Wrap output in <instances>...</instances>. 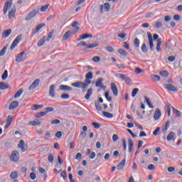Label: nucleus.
<instances>
[{"mask_svg": "<svg viewBox=\"0 0 182 182\" xmlns=\"http://www.w3.org/2000/svg\"><path fill=\"white\" fill-rule=\"evenodd\" d=\"M47 113H46V111L45 112H38L36 114V117H43L45 116H46Z\"/></svg>", "mask_w": 182, "mask_h": 182, "instance_id": "obj_37", "label": "nucleus"}, {"mask_svg": "<svg viewBox=\"0 0 182 182\" xmlns=\"http://www.w3.org/2000/svg\"><path fill=\"white\" fill-rule=\"evenodd\" d=\"M102 114H103V116H105V117H107L108 119L113 118V114H112V113L103 111Z\"/></svg>", "mask_w": 182, "mask_h": 182, "instance_id": "obj_35", "label": "nucleus"}, {"mask_svg": "<svg viewBox=\"0 0 182 182\" xmlns=\"http://www.w3.org/2000/svg\"><path fill=\"white\" fill-rule=\"evenodd\" d=\"M89 38V34L87 33H84L82 36H80V38L78 39V41H82L83 39H87Z\"/></svg>", "mask_w": 182, "mask_h": 182, "instance_id": "obj_48", "label": "nucleus"}, {"mask_svg": "<svg viewBox=\"0 0 182 182\" xmlns=\"http://www.w3.org/2000/svg\"><path fill=\"white\" fill-rule=\"evenodd\" d=\"M30 178H31V180H36V173H33V172H31L30 173Z\"/></svg>", "mask_w": 182, "mask_h": 182, "instance_id": "obj_56", "label": "nucleus"}, {"mask_svg": "<svg viewBox=\"0 0 182 182\" xmlns=\"http://www.w3.org/2000/svg\"><path fill=\"white\" fill-rule=\"evenodd\" d=\"M134 147V141L132 139H128V151L132 153L133 148Z\"/></svg>", "mask_w": 182, "mask_h": 182, "instance_id": "obj_16", "label": "nucleus"}, {"mask_svg": "<svg viewBox=\"0 0 182 182\" xmlns=\"http://www.w3.org/2000/svg\"><path fill=\"white\" fill-rule=\"evenodd\" d=\"M77 25H78L77 21H75L72 24V26L73 27V33H77V32H79V26H77Z\"/></svg>", "mask_w": 182, "mask_h": 182, "instance_id": "obj_23", "label": "nucleus"}, {"mask_svg": "<svg viewBox=\"0 0 182 182\" xmlns=\"http://www.w3.org/2000/svg\"><path fill=\"white\" fill-rule=\"evenodd\" d=\"M144 99H145V102L148 105L149 107H150V109H154V106H153V104H151L150 99H149V97H144Z\"/></svg>", "mask_w": 182, "mask_h": 182, "instance_id": "obj_30", "label": "nucleus"}, {"mask_svg": "<svg viewBox=\"0 0 182 182\" xmlns=\"http://www.w3.org/2000/svg\"><path fill=\"white\" fill-rule=\"evenodd\" d=\"M33 110H38V109H42V107H43V105H34L33 106Z\"/></svg>", "mask_w": 182, "mask_h": 182, "instance_id": "obj_45", "label": "nucleus"}, {"mask_svg": "<svg viewBox=\"0 0 182 182\" xmlns=\"http://www.w3.org/2000/svg\"><path fill=\"white\" fill-rule=\"evenodd\" d=\"M59 89L60 90H63L64 92H72V90H73V89L70 86L65 85H60Z\"/></svg>", "mask_w": 182, "mask_h": 182, "instance_id": "obj_15", "label": "nucleus"}, {"mask_svg": "<svg viewBox=\"0 0 182 182\" xmlns=\"http://www.w3.org/2000/svg\"><path fill=\"white\" fill-rule=\"evenodd\" d=\"M92 126L95 127V129H100V127H102L100 124L96 122H92Z\"/></svg>", "mask_w": 182, "mask_h": 182, "instance_id": "obj_53", "label": "nucleus"}, {"mask_svg": "<svg viewBox=\"0 0 182 182\" xmlns=\"http://www.w3.org/2000/svg\"><path fill=\"white\" fill-rule=\"evenodd\" d=\"M92 79H93V73L92 72H88L86 75H85V83L87 85H90L92 83Z\"/></svg>", "mask_w": 182, "mask_h": 182, "instance_id": "obj_6", "label": "nucleus"}, {"mask_svg": "<svg viewBox=\"0 0 182 182\" xmlns=\"http://www.w3.org/2000/svg\"><path fill=\"white\" fill-rule=\"evenodd\" d=\"M11 33H12V30L8 29L3 32L2 36L3 38H8Z\"/></svg>", "mask_w": 182, "mask_h": 182, "instance_id": "obj_27", "label": "nucleus"}, {"mask_svg": "<svg viewBox=\"0 0 182 182\" xmlns=\"http://www.w3.org/2000/svg\"><path fill=\"white\" fill-rule=\"evenodd\" d=\"M111 90L114 96H117L119 95V90H117V86L114 82L111 83Z\"/></svg>", "mask_w": 182, "mask_h": 182, "instance_id": "obj_12", "label": "nucleus"}, {"mask_svg": "<svg viewBox=\"0 0 182 182\" xmlns=\"http://www.w3.org/2000/svg\"><path fill=\"white\" fill-rule=\"evenodd\" d=\"M134 45H135L136 48L140 47V40L139 38H135L134 41Z\"/></svg>", "mask_w": 182, "mask_h": 182, "instance_id": "obj_43", "label": "nucleus"}, {"mask_svg": "<svg viewBox=\"0 0 182 182\" xmlns=\"http://www.w3.org/2000/svg\"><path fill=\"white\" fill-rule=\"evenodd\" d=\"M141 50L144 52V53H146L147 52V46H146V43H143Z\"/></svg>", "mask_w": 182, "mask_h": 182, "instance_id": "obj_50", "label": "nucleus"}, {"mask_svg": "<svg viewBox=\"0 0 182 182\" xmlns=\"http://www.w3.org/2000/svg\"><path fill=\"white\" fill-rule=\"evenodd\" d=\"M105 96L108 102H112V97L109 96V92H106Z\"/></svg>", "mask_w": 182, "mask_h": 182, "instance_id": "obj_55", "label": "nucleus"}, {"mask_svg": "<svg viewBox=\"0 0 182 182\" xmlns=\"http://www.w3.org/2000/svg\"><path fill=\"white\" fill-rule=\"evenodd\" d=\"M148 41L149 44L150 50H154V43L153 42V35H151V33L148 32Z\"/></svg>", "mask_w": 182, "mask_h": 182, "instance_id": "obj_5", "label": "nucleus"}, {"mask_svg": "<svg viewBox=\"0 0 182 182\" xmlns=\"http://www.w3.org/2000/svg\"><path fill=\"white\" fill-rule=\"evenodd\" d=\"M69 97H70V96L68 94H63L61 95V99H69Z\"/></svg>", "mask_w": 182, "mask_h": 182, "instance_id": "obj_60", "label": "nucleus"}, {"mask_svg": "<svg viewBox=\"0 0 182 182\" xmlns=\"http://www.w3.org/2000/svg\"><path fill=\"white\" fill-rule=\"evenodd\" d=\"M116 76L118 77V79H122V80H125V82L130 80V78L127 77L124 74H117Z\"/></svg>", "mask_w": 182, "mask_h": 182, "instance_id": "obj_24", "label": "nucleus"}, {"mask_svg": "<svg viewBox=\"0 0 182 182\" xmlns=\"http://www.w3.org/2000/svg\"><path fill=\"white\" fill-rule=\"evenodd\" d=\"M176 134L173 132H170L166 137L168 141H171V140H176Z\"/></svg>", "mask_w": 182, "mask_h": 182, "instance_id": "obj_19", "label": "nucleus"}, {"mask_svg": "<svg viewBox=\"0 0 182 182\" xmlns=\"http://www.w3.org/2000/svg\"><path fill=\"white\" fill-rule=\"evenodd\" d=\"M171 122L170 121H167L165 124V129H164V132H167L168 130V128L170 127Z\"/></svg>", "mask_w": 182, "mask_h": 182, "instance_id": "obj_47", "label": "nucleus"}, {"mask_svg": "<svg viewBox=\"0 0 182 182\" xmlns=\"http://www.w3.org/2000/svg\"><path fill=\"white\" fill-rule=\"evenodd\" d=\"M1 79L3 80H6V79H8V71L6 70H4V73L2 74Z\"/></svg>", "mask_w": 182, "mask_h": 182, "instance_id": "obj_39", "label": "nucleus"}, {"mask_svg": "<svg viewBox=\"0 0 182 182\" xmlns=\"http://www.w3.org/2000/svg\"><path fill=\"white\" fill-rule=\"evenodd\" d=\"M55 89H56V85H53L50 87L49 95L50 96V97H55Z\"/></svg>", "mask_w": 182, "mask_h": 182, "instance_id": "obj_18", "label": "nucleus"}, {"mask_svg": "<svg viewBox=\"0 0 182 182\" xmlns=\"http://www.w3.org/2000/svg\"><path fill=\"white\" fill-rule=\"evenodd\" d=\"M92 93H93V89L92 88L88 89L87 91V94L85 96V99L86 100H89V99H90V97L92 96Z\"/></svg>", "mask_w": 182, "mask_h": 182, "instance_id": "obj_25", "label": "nucleus"}, {"mask_svg": "<svg viewBox=\"0 0 182 182\" xmlns=\"http://www.w3.org/2000/svg\"><path fill=\"white\" fill-rule=\"evenodd\" d=\"M92 60L95 63L100 62V58H99L98 56H94L92 58Z\"/></svg>", "mask_w": 182, "mask_h": 182, "instance_id": "obj_61", "label": "nucleus"}, {"mask_svg": "<svg viewBox=\"0 0 182 182\" xmlns=\"http://www.w3.org/2000/svg\"><path fill=\"white\" fill-rule=\"evenodd\" d=\"M53 160H54L53 154H50L48 155V161H49V163H53Z\"/></svg>", "mask_w": 182, "mask_h": 182, "instance_id": "obj_49", "label": "nucleus"}, {"mask_svg": "<svg viewBox=\"0 0 182 182\" xmlns=\"http://www.w3.org/2000/svg\"><path fill=\"white\" fill-rule=\"evenodd\" d=\"M39 80H35L33 83L31 85V86L28 88V90H33L35 89H36V87H38V86H39Z\"/></svg>", "mask_w": 182, "mask_h": 182, "instance_id": "obj_14", "label": "nucleus"}, {"mask_svg": "<svg viewBox=\"0 0 182 182\" xmlns=\"http://www.w3.org/2000/svg\"><path fill=\"white\" fill-rule=\"evenodd\" d=\"M18 148L21 149V151L25 152L26 151V149H28V146H26V144H25V141L21 140L18 144Z\"/></svg>", "mask_w": 182, "mask_h": 182, "instance_id": "obj_11", "label": "nucleus"}, {"mask_svg": "<svg viewBox=\"0 0 182 182\" xmlns=\"http://www.w3.org/2000/svg\"><path fill=\"white\" fill-rule=\"evenodd\" d=\"M96 87H101V89H106V86L103 85V78L100 77L95 83Z\"/></svg>", "mask_w": 182, "mask_h": 182, "instance_id": "obj_10", "label": "nucleus"}, {"mask_svg": "<svg viewBox=\"0 0 182 182\" xmlns=\"http://www.w3.org/2000/svg\"><path fill=\"white\" fill-rule=\"evenodd\" d=\"M71 86L73 87H77L78 89H82V92H86V89L89 87L88 84L80 81L71 83Z\"/></svg>", "mask_w": 182, "mask_h": 182, "instance_id": "obj_2", "label": "nucleus"}, {"mask_svg": "<svg viewBox=\"0 0 182 182\" xmlns=\"http://www.w3.org/2000/svg\"><path fill=\"white\" fill-rule=\"evenodd\" d=\"M41 120H39V119H35V120H33V121H30L29 122H28V124L30 125V126H41Z\"/></svg>", "mask_w": 182, "mask_h": 182, "instance_id": "obj_21", "label": "nucleus"}, {"mask_svg": "<svg viewBox=\"0 0 182 182\" xmlns=\"http://www.w3.org/2000/svg\"><path fill=\"white\" fill-rule=\"evenodd\" d=\"M139 92V88H135L132 90V97H136V95H137V92Z\"/></svg>", "mask_w": 182, "mask_h": 182, "instance_id": "obj_52", "label": "nucleus"}, {"mask_svg": "<svg viewBox=\"0 0 182 182\" xmlns=\"http://www.w3.org/2000/svg\"><path fill=\"white\" fill-rule=\"evenodd\" d=\"M118 52L120 55H122V56H127V53L126 52V50L122 49V48H119L118 50Z\"/></svg>", "mask_w": 182, "mask_h": 182, "instance_id": "obj_41", "label": "nucleus"}, {"mask_svg": "<svg viewBox=\"0 0 182 182\" xmlns=\"http://www.w3.org/2000/svg\"><path fill=\"white\" fill-rule=\"evenodd\" d=\"M172 109H173V113L176 114V117H180V116H181V112L174 108V107H172Z\"/></svg>", "mask_w": 182, "mask_h": 182, "instance_id": "obj_32", "label": "nucleus"}, {"mask_svg": "<svg viewBox=\"0 0 182 182\" xmlns=\"http://www.w3.org/2000/svg\"><path fill=\"white\" fill-rule=\"evenodd\" d=\"M26 59V56H25V52L20 53L16 58V62L18 63L22 62V60H25Z\"/></svg>", "mask_w": 182, "mask_h": 182, "instance_id": "obj_9", "label": "nucleus"}, {"mask_svg": "<svg viewBox=\"0 0 182 182\" xmlns=\"http://www.w3.org/2000/svg\"><path fill=\"white\" fill-rule=\"evenodd\" d=\"M97 46H99V44L97 43L85 46V47L87 48L88 49H93V48H97Z\"/></svg>", "mask_w": 182, "mask_h": 182, "instance_id": "obj_40", "label": "nucleus"}, {"mask_svg": "<svg viewBox=\"0 0 182 182\" xmlns=\"http://www.w3.org/2000/svg\"><path fill=\"white\" fill-rule=\"evenodd\" d=\"M122 146L124 151H126L127 150V141L124 138L122 139Z\"/></svg>", "mask_w": 182, "mask_h": 182, "instance_id": "obj_38", "label": "nucleus"}, {"mask_svg": "<svg viewBox=\"0 0 182 182\" xmlns=\"http://www.w3.org/2000/svg\"><path fill=\"white\" fill-rule=\"evenodd\" d=\"M160 117H161V111L160 110V109L157 108L155 111L154 119V120H159Z\"/></svg>", "mask_w": 182, "mask_h": 182, "instance_id": "obj_17", "label": "nucleus"}, {"mask_svg": "<svg viewBox=\"0 0 182 182\" xmlns=\"http://www.w3.org/2000/svg\"><path fill=\"white\" fill-rule=\"evenodd\" d=\"M22 39V34L18 35L13 41V43H11V46L10 47L11 50H14V49H15V48H16L18 43H19L21 42Z\"/></svg>", "mask_w": 182, "mask_h": 182, "instance_id": "obj_4", "label": "nucleus"}, {"mask_svg": "<svg viewBox=\"0 0 182 182\" xmlns=\"http://www.w3.org/2000/svg\"><path fill=\"white\" fill-rule=\"evenodd\" d=\"M161 43H163V41L161 38H159L157 40V44H156V50L157 52H160L161 50Z\"/></svg>", "mask_w": 182, "mask_h": 182, "instance_id": "obj_26", "label": "nucleus"}, {"mask_svg": "<svg viewBox=\"0 0 182 182\" xmlns=\"http://www.w3.org/2000/svg\"><path fill=\"white\" fill-rule=\"evenodd\" d=\"M144 99H145V102L148 105L149 107H150V109H154V106H153V104H151L150 99H149V97H144Z\"/></svg>", "mask_w": 182, "mask_h": 182, "instance_id": "obj_29", "label": "nucleus"}, {"mask_svg": "<svg viewBox=\"0 0 182 182\" xmlns=\"http://www.w3.org/2000/svg\"><path fill=\"white\" fill-rule=\"evenodd\" d=\"M161 76H164L165 77H167L168 76V73L166 70H164L160 72Z\"/></svg>", "mask_w": 182, "mask_h": 182, "instance_id": "obj_54", "label": "nucleus"}, {"mask_svg": "<svg viewBox=\"0 0 182 182\" xmlns=\"http://www.w3.org/2000/svg\"><path fill=\"white\" fill-rule=\"evenodd\" d=\"M9 12V18H14L15 15V12H16V9H15V6H12V1L9 0L5 3L4 8V15H6Z\"/></svg>", "mask_w": 182, "mask_h": 182, "instance_id": "obj_1", "label": "nucleus"}, {"mask_svg": "<svg viewBox=\"0 0 182 182\" xmlns=\"http://www.w3.org/2000/svg\"><path fill=\"white\" fill-rule=\"evenodd\" d=\"M22 93H23V89H20L18 90L16 94L14 95V98L15 99H18V97H21V95H22Z\"/></svg>", "mask_w": 182, "mask_h": 182, "instance_id": "obj_33", "label": "nucleus"}, {"mask_svg": "<svg viewBox=\"0 0 182 182\" xmlns=\"http://www.w3.org/2000/svg\"><path fill=\"white\" fill-rule=\"evenodd\" d=\"M148 168L151 171H153L156 168V166H154V164H149L148 165Z\"/></svg>", "mask_w": 182, "mask_h": 182, "instance_id": "obj_64", "label": "nucleus"}, {"mask_svg": "<svg viewBox=\"0 0 182 182\" xmlns=\"http://www.w3.org/2000/svg\"><path fill=\"white\" fill-rule=\"evenodd\" d=\"M127 132H128V133H129V134L132 136V137H137V135L134 134V133H133L132 129H127Z\"/></svg>", "mask_w": 182, "mask_h": 182, "instance_id": "obj_58", "label": "nucleus"}, {"mask_svg": "<svg viewBox=\"0 0 182 182\" xmlns=\"http://www.w3.org/2000/svg\"><path fill=\"white\" fill-rule=\"evenodd\" d=\"M151 77V79H153V80H156V82H159V80H160V77L159 75H152Z\"/></svg>", "mask_w": 182, "mask_h": 182, "instance_id": "obj_51", "label": "nucleus"}, {"mask_svg": "<svg viewBox=\"0 0 182 182\" xmlns=\"http://www.w3.org/2000/svg\"><path fill=\"white\" fill-rule=\"evenodd\" d=\"M54 109L53 107H46V113H50V112H53Z\"/></svg>", "mask_w": 182, "mask_h": 182, "instance_id": "obj_57", "label": "nucleus"}, {"mask_svg": "<svg viewBox=\"0 0 182 182\" xmlns=\"http://www.w3.org/2000/svg\"><path fill=\"white\" fill-rule=\"evenodd\" d=\"M45 23H41V24H39L37 27H36V28L34 30V31L33 32V35H36V33L39 31H41V28H43V26H45Z\"/></svg>", "mask_w": 182, "mask_h": 182, "instance_id": "obj_28", "label": "nucleus"}, {"mask_svg": "<svg viewBox=\"0 0 182 182\" xmlns=\"http://www.w3.org/2000/svg\"><path fill=\"white\" fill-rule=\"evenodd\" d=\"M51 124H60V120L55 119L51 122Z\"/></svg>", "mask_w": 182, "mask_h": 182, "instance_id": "obj_63", "label": "nucleus"}, {"mask_svg": "<svg viewBox=\"0 0 182 182\" xmlns=\"http://www.w3.org/2000/svg\"><path fill=\"white\" fill-rule=\"evenodd\" d=\"M18 106H19V102L17 101H14L9 105V110H14V109Z\"/></svg>", "mask_w": 182, "mask_h": 182, "instance_id": "obj_20", "label": "nucleus"}, {"mask_svg": "<svg viewBox=\"0 0 182 182\" xmlns=\"http://www.w3.org/2000/svg\"><path fill=\"white\" fill-rule=\"evenodd\" d=\"M125 164H126V159H123V160L117 166V170H123V168H124Z\"/></svg>", "mask_w": 182, "mask_h": 182, "instance_id": "obj_22", "label": "nucleus"}, {"mask_svg": "<svg viewBox=\"0 0 182 182\" xmlns=\"http://www.w3.org/2000/svg\"><path fill=\"white\" fill-rule=\"evenodd\" d=\"M53 37V33L50 32L48 33V38H47V42H49V41H50V39H52V38Z\"/></svg>", "mask_w": 182, "mask_h": 182, "instance_id": "obj_59", "label": "nucleus"}, {"mask_svg": "<svg viewBox=\"0 0 182 182\" xmlns=\"http://www.w3.org/2000/svg\"><path fill=\"white\" fill-rule=\"evenodd\" d=\"M70 35H72L70 31H67L63 37V41H68V39H69L70 37Z\"/></svg>", "mask_w": 182, "mask_h": 182, "instance_id": "obj_34", "label": "nucleus"}, {"mask_svg": "<svg viewBox=\"0 0 182 182\" xmlns=\"http://www.w3.org/2000/svg\"><path fill=\"white\" fill-rule=\"evenodd\" d=\"M135 73H137V75L140 73H143V70L139 68H135Z\"/></svg>", "mask_w": 182, "mask_h": 182, "instance_id": "obj_62", "label": "nucleus"}, {"mask_svg": "<svg viewBox=\"0 0 182 182\" xmlns=\"http://www.w3.org/2000/svg\"><path fill=\"white\" fill-rule=\"evenodd\" d=\"M10 177L11 178H16L18 177V172L16 171L11 172L10 174Z\"/></svg>", "mask_w": 182, "mask_h": 182, "instance_id": "obj_46", "label": "nucleus"}, {"mask_svg": "<svg viewBox=\"0 0 182 182\" xmlns=\"http://www.w3.org/2000/svg\"><path fill=\"white\" fill-rule=\"evenodd\" d=\"M48 8H49V4H46V5L43 6L41 8V12H46V11L48 10Z\"/></svg>", "mask_w": 182, "mask_h": 182, "instance_id": "obj_44", "label": "nucleus"}, {"mask_svg": "<svg viewBox=\"0 0 182 182\" xmlns=\"http://www.w3.org/2000/svg\"><path fill=\"white\" fill-rule=\"evenodd\" d=\"M12 120H14V117L12 115H9L7 117L6 123L4 126V129H8L11 124H12Z\"/></svg>", "mask_w": 182, "mask_h": 182, "instance_id": "obj_13", "label": "nucleus"}, {"mask_svg": "<svg viewBox=\"0 0 182 182\" xmlns=\"http://www.w3.org/2000/svg\"><path fill=\"white\" fill-rule=\"evenodd\" d=\"M46 41V36L43 37V38H41L37 43L38 46H42L45 43Z\"/></svg>", "mask_w": 182, "mask_h": 182, "instance_id": "obj_36", "label": "nucleus"}, {"mask_svg": "<svg viewBox=\"0 0 182 182\" xmlns=\"http://www.w3.org/2000/svg\"><path fill=\"white\" fill-rule=\"evenodd\" d=\"M9 87V86L8 85H6L5 82H0V90H5L6 89H8Z\"/></svg>", "mask_w": 182, "mask_h": 182, "instance_id": "obj_31", "label": "nucleus"}, {"mask_svg": "<svg viewBox=\"0 0 182 182\" xmlns=\"http://www.w3.org/2000/svg\"><path fill=\"white\" fill-rule=\"evenodd\" d=\"M19 152L16 150L13 151L10 156V160H11V161H14V163H18V161H19Z\"/></svg>", "mask_w": 182, "mask_h": 182, "instance_id": "obj_3", "label": "nucleus"}, {"mask_svg": "<svg viewBox=\"0 0 182 182\" xmlns=\"http://www.w3.org/2000/svg\"><path fill=\"white\" fill-rule=\"evenodd\" d=\"M164 87V89H166V90H168V92H177L178 90V88H177L176 87L168 84H166Z\"/></svg>", "mask_w": 182, "mask_h": 182, "instance_id": "obj_8", "label": "nucleus"}, {"mask_svg": "<svg viewBox=\"0 0 182 182\" xmlns=\"http://www.w3.org/2000/svg\"><path fill=\"white\" fill-rule=\"evenodd\" d=\"M6 49H7V47L5 46V47H4V48L0 50V56H4V55H5V53H6Z\"/></svg>", "mask_w": 182, "mask_h": 182, "instance_id": "obj_42", "label": "nucleus"}, {"mask_svg": "<svg viewBox=\"0 0 182 182\" xmlns=\"http://www.w3.org/2000/svg\"><path fill=\"white\" fill-rule=\"evenodd\" d=\"M38 14H39L38 11L33 10L28 14V16L26 18V21H31V19H32V18H35V16H36Z\"/></svg>", "mask_w": 182, "mask_h": 182, "instance_id": "obj_7", "label": "nucleus"}]
</instances>
